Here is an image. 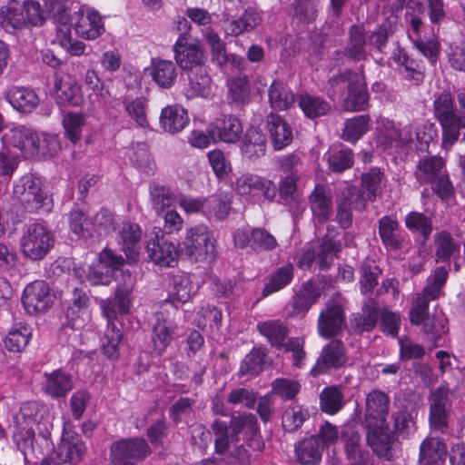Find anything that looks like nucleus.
<instances>
[{"instance_id":"1","label":"nucleus","mask_w":465,"mask_h":465,"mask_svg":"<svg viewBox=\"0 0 465 465\" xmlns=\"http://www.w3.org/2000/svg\"><path fill=\"white\" fill-rule=\"evenodd\" d=\"M132 305V290L126 287H118L114 297L103 302V315L107 320V328L103 340L104 353L112 360L119 357V345L123 340V331L118 328L119 315H127Z\"/></svg>"},{"instance_id":"2","label":"nucleus","mask_w":465,"mask_h":465,"mask_svg":"<svg viewBox=\"0 0 465 465\" xmlns=\"http://www.w3.org/2000/svg\"><path fill=\"white\" fill-rule=\"evenodd\" d=\"M45 12L35 0H9L0 8V25L8 33L27 27L42 26Z\"/></svg>"},{"instance_id":"3","label":"nucleus","mask_w":465,"mask_h":465,"mask_svg":"<svg viewBox=\"0 0 465 465\" xmlns=\"http://www.w3.org/2000/svg\"><path fill=\"white\" fill-rule=\"evenodd\" d=\"M434 116L442 130L443 147L452 146L465 128V114L455 108L450 93H441L433 102Z\"/></svg>"},{"instance_id":"4","label":"nucleus","mask_w":465,"mask_h":465,"mask_svg":"<svg viewBox=\"0 0 465 465\" xmlns=\"http://www.w3.org/2000/svg\"><path fill=\"white\" fill-rule=\"evenodd\" d=\"M216 239L206 225L197 224L186 231L181 252L192 262H211L216 259Z\"/></svg>"},{"instance_id":"5","label":"nucleus","mask_w":465,"mask_h":465,"mask_svg":"<svg viewBox=\"0 0 465 465\" xmlns=\"http://www.w3.org/2000/svg\"><path fill=\"white\" fill-rule=\"evenodd\" d=\"M54 244L51 231L37 223L28 225L20 242L23 254L33 261L44 259Z\"/></svg>"},{"instance_id":"6","label":"nucleus","mask_w":465,"mask_h":465,"mask_svg":"<svg viewBox=\"0 0 465 465\" xmlns=\"http://www.w3.org/2000/svg\"><path fill=\"white\" fill-rule=\"evenodd\" d=\"M70 25L75 34L88 41L99 38L105 32V24L100 12L88 5H80L70 15Z\"/></svg>"},{"instance_id":"7","label":"nucleus","mask_w":465,"mask_h":465,"mask_svg":"<svg viewBox=\"0 0 465 465\" xmlns=\"http://www.w3.org/2000/svg\"><path fill=\"white\" fill-rule=\"evenodd\" d=\"M13 193L28 213H36L47 204L48 196L40 178L31 173L25 174L14 184Z\"/></svg>"},{"instance_id":"8","label":"nucleus","mask_w":465,"mask_h":465,"mask_svg":"<svg viewBox=\"0 0 465 465\" xmlns=\"http://www.w3.org/2000/svg\"><path fill=\"white\" fill-rule=\"evenodd\" d=\"M176 64L183 71H193L204 67L207 59L202 45L190 34L181 33L173 46Z\"/></svg>"},{"instance_id":"9","label":"nucleus","mask_w":465,"mask_h":465,"mask_svg":"<svg viewBox=\"0 0 465 465\" xmlns=\"http://www.w3.org/2000/svg\"><path fill=\"white\" fill-rule=\"evenodd\" d=\"M151 453L149 444L143 438L123 439L114 442L110 449L114 465H135Z\"/></svg>"},{"instance_id":"10","label":"nucleus","mask_w":465,"mask_h":465,"mask_svg":"<svg viewBox=\"0 0 465 465\" xmlns=\"http://www.w3.org/2000/svg\"><path fill=\"white\" fill-rule=\"evenodd\" d=\"M348 355L345 344L338 339H331L325 344L310 373L313 377L330 374L346 366Z\"/></svg>"},{"instance_id":"11","label":"nucleus","mask_w":465,"mask_h":465,"mask_svg":"<svg viewBox=\"0 0 465 465\" xmlns=\"http://www.w3.org/2000/svg\"><path fill=\"white\" fill-rule=\"evenodd\" d=\"M87 448L82 437L75 431L64 429L61 441L51 459L55 465H77L84 460Z\"/></svg>"},{"instance_id":"12","label":"nucleus","mask_w":465,"mask_h":465,"mask_svg":"<svg viewBox=\"0 0 465 465\" xmlns=\"http://www.w3.org/2000/svg\"><path fill=\"white\" fill-rule=\"evenodd\" d=\"M21 302L30 315L47 311L54 302L49 284L43 280L29 282L23 291Z\"/></svg>"},{"instance_id":"13","label":"nucleus","mask_w":465,"mask_h":465,"mask_svg":"<svg viewBox=\"0 0 465 465\" xmlns=\"http://www.w3.org/2000/svg\"><path fill=\"white\" fill-rule=\"evenodd\" d=\"M230 428L232 430V437H236L238 442L242 436V439L252 450L262 451L263 450L264 442L254 414L232 416L230 420Z\"/></svg>"},{"instance_id":"14","label":"nucleus","mask_w":465,"mask_h":465,"mask_svg":"<svg viewBox=\"0 0 465 465\" xmlns=\"http://www.w3.org/2000/svg\"><path fill=\"white\" fill-rule=\"evenodd\" d=\"M366 430V440L378 458L391 461L394 459V446L396 439L389 429L388 423L375 425H364Z\"/></svg>"},{"instance_id":"15","label":"nucleus","mask_w":465,"mask_h":465,"mask_svg":"<svg viewBox=\"0 0 465 465\" xmlns=\"http://www.w3.org/2000/svg\"><path fill=\"white\" fill-rule=\"evenodd\" d=\"M345 321V312L341 304L335 302L327 304L318 317L317 331L319 336L324 339H332L341 332Z\"/></svg>"},{"instance_id":"16","label":"nucleus","mask_w":465,"mask_h":465,"mask_svg":"<svg viewBox=\"0 0 465 465\" xmlns=\"http://www.w3.org/2000/svg\"><path fill=\"white\" fill-rule=\"evenodd\" d=\"M148 257L161 267H173L179 256L178 247L163 234L155 233L146 245Z\"/></svg>"},{"instance_id":"17","label":"nucleus","mask_w":465,"mask_h":465,"mask_svg":"<svg viewBox=\"0 0 465 465\" xmlns=\"http://www.w3.org/2000/svg\"><path fill=\"white\" fill-rule=\"evenodd\" d=\"M242 121L233 114H223L209 125V134L213 143H234L242 134Z\"/></svg>"},{"instance_id":"18","label":"nucleus","mask_w":465,"mask_h":465,"mask_svg":"<svg viewBox=\"0 0 465 465\" xmlns=\"http://www.w3.org/2000/svg\"><path fill=\"white\" fill-rule=\"evenodd\" d=\"M389 404L390 398L385 392L380 390H372L370 391L365 400V412L362 426H377V424L387 423Z\"/></svg>"},{"instance_id":"19","label":"nucleus","mask_w":465,"mask_h":465,"mask_svg":"<svg viewBox=\"0 0 465 465\" xmlns=\"http://www.w3.org/2000/svg\"><path fill=\"white\" fill-rule=\"evenodd\" d=\"M54 98L60 106H79L83 104L81 86L68 74H54Z\"/></svg>"},{"instance_id":"20","label":"nucleus","mask_w":465,"mask_h":465,"mask_svg":"<svg viewBox=\"0 0 465 465\" xmlns=\"http://www.w3.org/2000/svg\"><path fill=\"white\" fill-rule=\"evenodd\" d=\"M367 46V31L364 25L354 24L349 27L346 45L340 54L352 62H363L369 56Z\"/></svg>"},{"instance_id":"21","label":"nucleus","mask_w":465,"mask_h":465,"mask_svg":"<svg viewBox=\"0 0 465 465\" xmlns=\"http://www.w3.org/2000/svg\"><path fill=\"white\" fill-rule=\"evenodd\" d=\"M378 232L387 251L397 252L404 248L407 234L401 230L397 218L384 215L378 222Z\"/></svg>"},{"instance_id":"22","label":"nucleus","mask_w":465,"mask_h":465,"mask_svg":"<svg viewBox=\"0 0 465 465\" xmlns=\"http://www.w3.org/2000/svg\"><path fill=\"white\" fill-rule=\"evenodd\" d=\"M449 401V390L445 387L437 388L430 396L429 413L430 426L434 431L444 433L448 429L449 413L446 405Z\"/></svg>"},{"instance_id":"23","label":"nucleus","mask_w":465,"mask_h":465,"mask_svg":"<svg viewBox=\"0 0 465 465\" xmlns=\"http://www.w3.org/2000/svg\"><path fill=\"white\" fill-rule=\"evenodd\" d=\"M392 59L400 68H402L406 80L413 82L416 85L423 83L426 67L421 59L414 57L401 45L394 49Z\"/></svg>"},{"instance_id":"24","label":"nucleus","mask_w":465,"mask_h":465,"mask_svg":"<svg viewBox=\"0 0 465 465\" xmlns=\"http://www.w3.org/2000/svg\"><path fill=\"white\" fill-rule=\"evenodd\" d=\"M3 139L15 148L19 149L25 156H33L39 152L40 138L37 133L24 125L14 127Z\"/></svg>"},{"instance_id":"25","label":"nucleus","mask_w":465,"mask_h":465,"mask_svg":"<svg viewBox=\"0 0 465 465\" xmlns=\"http://www.w3.org/2000/svg\"><path fill=\"white\" fill-rule=\"evenodd\" d=\"M265 124L274 150L281 151L292 143V128L279 114H267Z\"/></svg>"},{"instance_id":"26","label":"nucleus","mask_w":465,"mask_h":465,"mask_svg":"<svg viewBox=\"0 0 465 465\" xmlns=\"http://www.w3.org/2000/svg\"><path fill=\"white\" fill-rule=\"evenodd\" d=\"M176 325L163 317L162 312L156 313L152 327L151 342L154 354L163 355L173 340Z\"/></svg>"},{"instance_id":"27","label":"nucleus","mask_w":465,"mask_h":465,"mask_svg":"<svg viewBox=\"0 0 465 465\" xmlns=\"http://www.w3.org/2000/svg\"><path fill=\"white\" fill-rule=\"evenodd\" d=\"M321 296V292L312 281L304 282L295 292L289 304L292 308L291 316H304Z\"/></svg>"},{"instance_id":"28","label":"nucleus","mask_w":465,"mask_h":465,"mask_svg":"<svg viewBox=\"0 0 465 465\" xmlns=\"http://www.w3.org/2000/svg\"><path fill=\"white\" fill-rule=\"evenodd\" d=\"M236 190L242 195L250 194L253 191L262 193V196L272 202L277 194L276 184L264 177L245 173L236 180Z\"/></svg>"},{"instance_id":"29","label":"nucleus","mask_w":465,"mask_h":465,"mask_svg":"<svg viewBox=\"0 0 465 465\" xmlns=\"http://www.w3.org/2000/svg\"><path fill=\"white\" fill-rule=\"evenodd\" d=\"M43 377L42 390L53 399L66 397L74 388L72 374L62 369H56L51 372H45Z\"/></svg>"},{"instance_id":"30","label":"nucleus","mask_w":465,"mask_h":465,"mask_svg":"<svg viewBox=\"0 0 465 465\" xmlns=\"http://www.w3.org/2000/svg\"><path fill=\"white\" fill-rule=\"evenodd\" d=\"M379 304L375 299L370 298L361 307V312L351 315L350 322L353 333L362 334L372 331L379 320Z\"/></svg>"},{"instance_id":"31","label":"nucleus","mask_w":465,"mask_h":465,"mask_svg":"<svg viewBox=\"0 0 465 465\" xmlns=\"http://www.w3.org/2000/svg\"><path fill=\"white\" fill-rule=\"evenodd\" d=\"M5 98L15 110L22 114H31L40 104L38 94L31 87L12 86L6 91Z\"/></svg>"},{"instance_id":"32","label":"nucleus","mask_w":465,"mask_h":465,"mask_svg":"<svg viewBox=\"0 0 465 465\" xmlns=\"http://www.w3.org/2000/svg\"><path fill=\"white\" fill-rule=\"evenodd\" d=\"M240 149L245 158L251 161L260 159L266 153V135L258 127H248L241 140Z\"/></svg>"},{"instance_id":"33","label":"nucleus","mask_w":465,"mask_h":465,"mask_svg":"<svg viewBox=\"0 0 465 465\" xmlns=\"http://www.w3.org/2000/svg\"><path fill=\"white\" fill-rule=\"evenodd\" d=\"M190 123L187 110L179 104H169L161 111L160 127L169 134L182 132Z\"/></svg>"},{"instance_id":"34","label":"nucleus","mask_w":465,"mask_h":465,"mask_svg":"<svg viewBox=\"0 0 465 465\" xmlns=\"http://www.w3.org/2000/svg\"><path fill=\"white\" fill-rule=\"evenodd\" d=\"M310 208L319 223H327L332 214V199L324 185L316 184L309 195Z\"/></svg>"},{"instance_id":"35","label":"nucleus","mask_w":465,"mask_h":465,"mask_svg":"<svg viewBox=\"0 0 465 465\" xmlns=\"http://www.w3.org/2000/svg\"><path fill=\"white\" fill-rule=\"evenodd\" d=\"M147 70L153 81L163 89H170L176 82L177 69L171 60L152 58Z\"/></svg>"},{"instance_id":"36","label":"nucleus","mask_w":465,"mask_h":465,"mask_svg":"<svg viewBox=\"0 0 465 465\" xmlns=\"http://www.w3.org/2000/svg\"><path fill=\"white\" fill-rule=\"evenodd\" d=\"M369 98L367 84L356 74L353 80L347 84V94L343 103L344 108L351 112L364 111L369 105Z\"/></svg>"},{"instance_id":"37","label":"nucleus","mask_w":465,"mask_h":465,"mask_svg":"<svg viewBox=\"0 0 465 465\" xmlns=\"http://www.w3.org/2000/svg\"><path fill=\"white\" fill-rule=\"evenodd\" d=\"M142 237L139 224L130 221L123 222L119 230V242L127 259L136 260Z\"/></svg>"},{"instance_id":"38","label":"nucleus","mask_w":465,"mask_h":465,"mask_svg":"<svg viewBox=\"0 0 465 465\" xmlns=\"http://www.w3.org/2000/svg\"><path fill=\"white\" fill-rule=\"evenodd\" d=\"M328 170L333 173H342L352 168L355 154L352 149L344 144L331 147L324 154Z\"/></svg>"},{"instance_id":"39","label":"nucleus","mask_w":465,"mask_h":465,"mask_svg":"<svg viewBox=\"0 0 465 465\" xmlns=\"http://www.w3.org/2000/svg\"><path fill=\"white\" fill-rule=\"evenodd\" d=\"M70 231L84 241L94 238L93 217L79 206L74 207L68 214Z\"/></svg>"},{"instance_id":"40","label":"nucleus","mask_w":465,"mask_h":465,"mask_svg":"<svg viewBox=\"0 0 465 465\" xmlns=\"http://www.w3.org/2000/svg\"><path fill=\"white\" fill-rule=\"evenodd\" d=\"M322 451L323 445L312 435L294 445L296 459L302 465H318L322 460Z\"/></svg>"},{"instance_id":"41","label":"nucleus","mask_w":465,"mask_h":465,"mask_svg":"<svg viewBox=\"0 0 465 465\" xmlns=\"http://www.w3.org/2000/svg\"><path fill=\"white\" fill-rule=\"evenodd\" d=\"M447 448L442 440L425 439L420 446L419 465H443Z\"/></svg>"},{"instance_id":"42","label":"nucleus","mask_w":465,"mask_h":465,"mask_svg":"<svg viewBox=\"0 0 465 465\" xmlns=\"http://www.w3.org/2000/svg\"><path fill=\"white\" fill-rule=\"evenodd\" d=\"M259 333L265 337L268 342L276 349H282L286 343L289 328L281 320H268L257 324Z\"/></svg>"},{"instance_id":"43","label":"nucleus","mask_w":465,"mask_h":465,"mask_svg":"<svg viewBox=\"0 0 465 465\" xmlns=\"http://www.w3.org/2000/svg\"><path fill=\"white\" fill-rule=\"evenodd\" d=\"M293 278L294 266L292 263L287 262L276 268L269 274L268 282L264 284L262 292V297H267L283 290L291 284Z\"/></svg>"},{"instance_id":"44","label":"nucleus","mask_w":465,"mask_h":465,"mask_svg":"<svg viewBox=\"0 0 465 465\" xmlns=\"http://www.w3.org/2000/svg\"><path fill=\"white\" fill-rule=\"evenodd\" d=\"M298 105L303 114L312 120L327 115L331 109V104L323 97L308 93L298 95Z\"/></svg>"},{"instance_id":"45","label":"nucleus","mask_w":465,"mask_h":465,"mask_svg":"<svg viewBox=\"0 0 465 465\" xmlns=\"http://www.w3.org/2000/svg\"><path fill=\"white\" fill-rule=\"evenodd\" d=\"M185 95L188 99L207 97L211 93L212 78L205 67L190 71Z\"/></svg>"},{"instance_id":"46","label":"nucleus","mask_w":465,"mask_h":465,"mask_svg":"<svg viewBox=\"0 0 465 465\" xmlns=\"http://www.w3.org/2000/svg\"><path fill=\"white\" fill-rule=\"evenodd\" d=\"M270 105L274 110H288L295 102V94L282 80L272 81L268 89Z\"/></svg>"},{"instance_id":"47","label":"nucleus","mask_w":465,"mask_h":465,"mask_svg":"<svg viewBox=\"0 0 465 465\" xmlns=\"http://www.w3.org/2000/svg\"><path fill=\"white\" fill-rule=\"evenodd\" d=\"M445 163L440 156H427L421 158L415 172L416 178L420 183H430L446 173Z\"/></svg>"},{"instance_id":"48","label":"nucleus","mask_w":465,"mask_h":465,"mask_svg":"<svg viewBox=\"0 0 465 465\" xmlns=\"http://www.w3.org/2000/svg\"><path fill=\"white\" fill-rule=\"evenodd\" d=\"M385 181L384 173L376 166L371 167L367 172L361 173L360 186L368 195L369 202H375L381 194Z\"/></svg>"},{"instance_id":"49","label":"nucleus","mask_w":465,"mask_h":465,"mask_svg":"<svg viewBox=\"0 0 465 465\" xmlns=\"http://www.w3.org/2000/svg\"><path fill=\"white\" fill-rule=\"evenodd\" d=\"M32 338V329L25 322L15 323L6 334L4 343L7 351L22 352Z\"/></svg>"},{"instance_id":"50","label":"nucleus","mask_w":465,"mask_h":465,"mask_svg":"<svg viewBox=\"0 0 465 465\" xmlns=\"http://www.w3.org/2000/svg\"><path fill=\"white\" fill-rule=\"evenodd\" d=\"M320 410L328 415L339 413L344 407V395L338 386H327L319 396Z\"/></svg>"},{"instance_id":"51","label":"nucleus","mask_w":465,"mask_h":465,"mask_svg":"<svg viewBox=\"0 0 465 465\" xmlns=\"http://www.w3.org/2000/svg\"><path fill=\"white\" fill-rule=\"evenodd\" d=\"M228 100L236 107H242L251 100V84L246 75L232 78L228 82Z\"/></svg>"},{"instance_id":"52","label":"nucleus","mask_w":465,"mask_h":465,"mask_svg":"<svg viewBox=\"0 0 465 465\" xmlns=\"http://www.w3.org/2000/svg\"><path fill=\"white\" fill-rule=\"evenodd\" d=\"M214 435V451L218 455H224L232 443H238L236 437H232V430L230 424L220 419H215L211 424Z\"/></svg>"},{"instance_id":"53","label":"nucleus","mask_w":465,"mask_h":465,"mask_svg":"<svg viewBox=\"0 0 465 465\" xmlns=\"http://www.w3.org/2000/svg\"><path fill=\"white\" fill-rule=\"evenodd\" d=\"M371 119L368 114L356 115L347 119L342 130V140L355 144L370 129Z\"/></svg>"},{"instance_id":"54","label":"nucleus","mask_w":465,"mask_h":465,"mask_svg":"<svg viewBox=\"0 0 465 465\" xmlns=\"http://www.w3.org/2000/svg\"><path fill=\"white\" fill-rule=\"evenodd\" d=\"M435 258L437 262H448L451 257L459 255L460 246L451 234L442 230L435 234Z\"/></svg>"},{"instance_id":"55","label":"nucleus","mask_w":465,"mask_h":465,"mask_svg":"<svg viewBox=\"0 0 465 465\" xmlns=\"http://www.w3.org/2000/svg\"><path fill=\"white\" fill-rule=\"evenodd\" d=\"M311 417L307 407L292 403L283 412L282 423L283 429L288 432H294L302 428L303 423Z\"/></svg>"},{"instance_id":"56","label":"nucleus","mask_w":465,"mask_h":465,"mask_svg":"<svg viewBox=\"0 0 465 465\" xmlns=\"http://www.w3.org/2000/svg\"><path fill=\"white\" fill-rule=\"evenodd\" d=\"M409 39L413 46L422 54L431 65H435L440 58L441 45L436 35L430 37H412L409 34Z\"/></svg>"},{"instance_id":"57","label":"nucleus","mask_w":465,"mask_h":465,"mask_svg":"<svg viewBox=\"0 0 465 465\" xmlns=\"http://www.w3.org/2000/svg\"><path fill=\"white\" fill-rule=\"evenodd\" d=\"M126 114L140 127H147L149 122L146 115L147 99L143 96L130 97L124 96L122 101Z\"/></svg>"},{"instance_id":"58","label":"nucleus","mask_w":465,"mask_h":465,"mask_svg":"<svg viewBox=\"0 0 465 465\" xmlns=\"http://www.w3.org/2000/svg\"><path fill=\"white\" fill-rule=\"evenodd\" d=\"M404 222L407 229L411 232H419L424 242L430 239L433 231L431 217L427 216L423 213L413 211L405 216Z\"/></svg>"},{"instance_id":"59","label":"nucleus","mask_w":465,"mask_h":465,"mask_svg":"<svg viewBox=\"0 0 465 465\" xmlns=\"http://www.w3.org/2000/svg\"><path fill=\"white\" fill-rule=\"evenodd\" d=\"M394 31L391 21L385 20L376 25L369 35H367V41L375 52L383 54Z\"/></svg>"},{"instance_id":"60","label":"nucleus","mask_w":465,"mask_h":465,"mask_svg":"<svg viewBox=\"0 0 465 465\" xmlns=\"http://www.w3.org/2000/svg\"><path fill=\"white\" fill-rule=\"evenodd\" d=\"M266 353L261 348H253L241 363L239 375L257 376L260 374L265 364Z\"/></svg>"},{"instance_id":"61","label":"nucleus","mask_w":465,"mask_h":465,"mask_svg":"<svg viewBox=\"0 0 465 465\" xmlns=\"http://www.w3.org/2000/svg\"><path fill=\"white\" fill-rule=\"evenodd\" d=\"M231 211V201L226 195H214L206 198L204 216L209 220H224Z\"/></svg>"},{"instance_id":"62","label":"nucleus","mask_w":465,"mask_h":465,"mask_svg":"<svg viewBox=\"0 0 465 465\" xmlns=\"http://www.w3.org/2000/svg\"><path fill=\"white\" fill-rule=\"evenodd\" d=\"M356 74L352 69L347 68L330 77L325 86L327 96L334 101L337 96L343 93L344 84L351 83Z\"/></svg>"},{"instance_id":"63","label":"nucleus","mask_w":465,"mask_h":465,"mask_svg":"<svg viewBox=\"0 0 465 465\" xmlns=\"http://www.w3.org/2000/svg\"><path fill=\"white\" fill-rule=\"evenodd\" d=\"M320 0H293L291 8L293 16L302 23H312L318 15Z\"/></svg>"},{"instance_id":"64","label":"nucleus","mask_w":465,"mask_h":465,"mask_svg":"<svg viewBox=\"0 0 465 465\" xmlns=\"http://www.w3.org/2000/svg\"><path fill=\"white\" fill-rule=\"evenodd\" d=\"M108 268L97 260L89 266L86 280L93 286L109 285L114 279V273L112 272V269Z\"/></svg>"}]
</instances>
